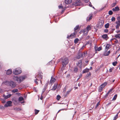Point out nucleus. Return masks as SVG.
<instances>
[{
    "label": "nucleus",
    "instance_id": "5fc2aeb1",
    "mask_svg": "<svg viewBox=\"0 0 120 120\" xmlns=\"http://www.w3.org/2000/svg\"><path fill=\"white\" fill-rule=\"evenodd\" d=\"M90 37V36H88L86 37V39H88Z\"/></svg>",
    "mask_w": 120,
    "mask_h": 120
},
{
    "label": "nucleus",
    "instance_id": "ddd939ff",
    "mask_svg": "<svg viewBox=\"0 0 120 120\" xmlns=\"http://www.w3.org/2000/svg\"><path fill=\"white\" fill-rule=\"evenodd\" d=\"M112 10L113 11H117L119 10V9L118 7L117 6L113 8Z\"/></svg>",
    "mask_w": 120,
    "mask_h": 120
},
{
    "label": "nucleus",
    "instance_id": "37998d69",
    "mask_svg": "<svg viewBox=\"0 0 120 120\" xmlns=\"http://www.w3.org/2000/svg\"><path fill=\"white\" fill-rule=\"evenodd\" d=\"M101 47H99V48H98L97 49V51H100V50H101Z\"/></svg>",
    "mask_w": 120,
    "mask_h": 120
},
{
    "label": "nucleus",
    "instance_id": "2f4dec72",
    "mask_svg": "<svg viewBox=\"0 0 120 120\" xmlns=\"http://www.w3.org/2000/svg\"><path fill=\"white\" fill-rule=\"evenodd\" d=\"M100 101H99V102L97 104L95 107V109L97 108L98 106L100 105Z\"/></svg>",
    "mask_w": 120,
    "mask_h": 120
},
{
    "label": "nucleus",
    "instance_id": "b1692460",
    "mask_svg": "<svg viewBox=\"0 0 120 120\" xmlns=\"http://www.w3.org/2000/svg\"><path fill=\"white\" fill-rule=\"evenodd\" d=\"M115 37L116 38L120 39V34H116L115 35Z\"/></svg>",
    "mask_w": 120,
    "mask_h": 120
},
{
    "label": "nucleus",
    "instance_id": "f704fd0d",
    "mask_svg": "<svg viewBox=\"0 0 120 120\" xmlns=\"http://www.w3.org/2000/svg\"><path fill=\"white\" fill-rule=\"evenodd\" d=\"M18 89H15L14 90H13L12 91V92H13L15 93L17 91H18Z\"/></svg>",
    "mask_w": 120,
    "mask_h": 120
},
{
    "label": "nucleus",
    "instance_id": "e2e57ef3",
    "mask_svg": "<svg viewBox=\"0 0 120 120\" xmlns=\"http://www.w3.org/2000/svg\"><path fill=\"white\" fill-rule=\"evenodd\" d=\"M118 42V40H116V41H115V42L116 43H117Z\"/></svg>",
    "mask_w": 120,
    "mask_h": 120
},
{
    "label": "nucleus",
    "instance_id": "393cba45",
    "mask_svg": "<svg viewBox=\"0 0 120 120\" xmlns=\"http://www.w3.org/2000/svg\"><path fill=\"white\" fill-rule=\"evenodd\" d=\"M57 84H55L52 88V90H55L57 87Z\"/></svg>",
    "mask_w": 120,
    "mask_h": 120
},
{
    "label": "nucleus",
    "instance_id": "2eb2a0df",
    "mask_svg": "<svg viewBox=\"0 0 120 120\" xmlns=\"http://www.w3.org/2000/svg\"><path fill=\"white\" fill-rule=\"evenodd\" d=\"M113 89H114L113 88H112L110 90H109L108 92V93L107 94H106V95H105V97H107L108 96V94H110V92H112V91L113 90Z\"/></svg>",
    "mask_w": 120,
    "mask_h": 120
},
{
    "label": "nucleus",
    "instance_id": "4468645a",
    "mask_svg": "<svg viewBox=\"0 0 120 120\" xmlns=\"http://www.w3.org/2000/svg\"><path fill=\"white\" fill-rule=\"evenodd\" d=\"M86 30L84 29L83 31V35L84 36H86L88 32V31H87Z\"/></svg>",
    "mask_w": 120,
    "mask_h": 120
},
{
    "label": "nucleus",
    "instance_id": "f8f14e48",
    "mask_svg": "<svg viewBox=\"0 0 120 120\" xmlns=\"http://www.w3.org/2000/svg\"><path fill=\"white\" fill-rule=\"evenodd\" d=\"M82 64V61L81 60H80L78 61V63H77V65L80 68L81 67V65Z\"/></svg>",
    "mask_w": 120,
    "mask_h": 120
},
{
    "label": "nucleus",
    "instance_id": "f03ea898",
    "mask_svg": "<svg viewBox=\"0 0 120 120\" xmlns=\"http://www.w3.org/2000/svg\"><path fill=\"white\" fill-rule=\"evenodd\" d=\"M68 59L67 58H66L63 59L62 61V64L63 67H64L68 63Z\"/></svg>",
    "mask_w": 120,
    "mask_h": 120
},
{
    "label": "nucleus",
    "instance_id": "864d4df0",
    "mask_svg": "<svg viewBox=\"0 0 120 120\" xmlns=\"http://www.w3.org/2000/svg\"><path fill=\"white\" fill-rule=\"evenodd\" d=\"M90 75V73H88L87 74V76H89Z\"/></svg>",
    "mask_w": 120,
    "mask_h": 120
},
{
    "label": "nucleus",
    "instance_id": "de8ad7c7",
    "mask_svg": "<svg viewBox=\"0 0 120 120\" xmlns=\"http://www.w3.org/2000/svg\"><path fill=\"white\" fill-rule=\"evenodd\" d=\"M66 90V87H64V89L63 92H65Z\"/></svg>",
    "mask_w": 120,
    "mask_h": 120
},
{
    "label": "nucleus",
    "instance_id": "bf43d9fd",
    "mask_svg": "<svg viewBox=\"0 0 120 120\" xmlns=\"http://www.w3.org/2000/svg\"><path fill=\"white\" fill-rule=\"evenodd\" d=\"M56 98H61V97L59 95H58L57 96Z\"/></svg>",
    "mask_w": 120,
    "mask_h": 120
},
{
    "label": "nucleus",
    "instance_id": "c03bdc74",
    "mask_svg": "<svg viewBox=\"0 0 120 120\" xmlns=\"http://www.w3.org/2000/svg\"><path fill=\"white\" fill-rule=\"evenodd\" d=\"M116 4V3H113L112 5V7H113L114 6H115Z\"/></svg>",
    "mask_w": 120,
    "mask_h": 120
},
{
    "label": "nucleus",
    "instance_id": "774afa93",
    "mask_svg": "<svg viewBox=\"0 0 120 120\" xmlns=\"http://www.w3.org/2000/svg\"><path fill=\"white\" fill-rule=\"evenodd\" d=\"M89 6H90L91 7L92 6V5H91V4H89Z\"/></svg>",
    "mask_w": 120,
    "mask_h": 120
},
{
    "label": "nucleus",
    "instance_id": "a18cd8bd",
    "mask_svg": "<svg viewBox=\"0 0 120 120\" xmlns=\"http://www.w3.org/2000/svg\"><path fill=\"white\" fill-rule=\"evenodd\" d=\"M23 98H19V101H22L23 100Z\"/></svg>",
    "mask_w": 120,
    "mask_h": 120
},
{
    "label": "nucleus",
    "instance_id": "680f3d73",
    "mask_svg": "<svg viewBox=\"0 0 120 120\" xmlns=\"http://www.w3.org/2000/svg\"><path fill=\"white\" fill-rule=\"evenodd\" d=\"M16 94L17 95H20V93H17Z\"/></svg>",
    "mask_w": 120,
    "mask_h": 120
},
{
    "label": "nucleus",
    "instance_id": "13d9d810",
    "mask_svg": "<svg viewBox=\"0 0 120 120\" xmlns=\"http://www.w3.org/2000/svg\"><path fill=\"white\" fill-rule=\"evenodd\" d=\"M116 98H113L112 99V100H111L112 101L113 100V101H115L116 99Z\"/></svg>",
    "mask_w": 120,
    "mask_h": 120
},
{
    "label": "nucleus",
    "instance_id": "72a5a7b5",
    "mask_svg": "<svg viewBox=\"0 0 120 120\" xmlns=\"http://www.w3.org/2000/svg\"><path fill=\"white\" fill-rule=\"evenodd\" d=\"M39 80L37 78H36L34 80V82L36 84H38V82L37 81H38Z\"/></svg>",
    "mask_w": 120,
    "mask_h": 120
},
{
    "label": "nucleus",
    "instance_id": "423d86ee",
    "mask_svg": "<svg viewBox=\"0 0 120 120\" xmlns=\"http://www.w3.org/2000/svg\"><path fill=\"white\" fill-rule=\"evenodd\" d=\"M76 33L75 32L74 33L70 35H68L67 37V38L68 39H72L74 38H75V35L76 34Z\"/></svg>",
    "mask_w": 120,
    "mask_h": 120
},
{
    "label": "nucleus",
    "instance_id": "ea45409f",
    "mask_svg": "<svg viewBox=\"0 0 120 120\" xmlns=\"http://www.w3.org/2000/svg\"><path fill=\"white\" fill-rule=\"evenodd\" d=\"M111 20L112 21L114 22L115 21V18L114 17H113L111 19Z\"/></svg>",
    "mask_w": 120,
    "mask_h": 120
},
{
    "label": "nucleus",
    "instance_id": "58836bf2",
    "mask_svg": "<svg viewBox=\"0 0 120 120\" xmlns=\"http://www.w3.org/2000/svg\"><path fill=\"white\" fill-rule=\"evenodd\" d=\"M5 95V96L6 97L5 98H10V97L11 96V94H9L8 95H7L5 96V95H4V96Z\"/></svg>",
    "mask_w": 120,
    "mask_h": 120
},
{
    "label": "nucleus",
    "instance_id": "052dcab7",
    "mask_svg": "<svg viewBox=\"0 0 120 120\" xmlns=\"http://www.w3.org/2000/svg\"><path fill=\"white\" fill-rule=\"evenodd\" d=\"M117 97V94H116L114 96L113 98H116Z\"/></svg>",
    "mask_w": 120,
    "mask_h": 120
},
{
    "label": "nucleus",
    "instance_id": "0eeeda50",
    "mask_svg": "<svg viewBox=\"0 0 120 120\" xmlns=\"http://www.w3.org/2000/svg\"><path fill=\"white\" fill-rule=\"evenodd\" d=\"M9 86L11 87L14 88L16 86V83L12 81H10Z\"/></svg>",
    "mask_w": 120,
    "mask_h": 120
},
{
    "label": "nucleus",
    "instance_id": "69168bd1",
    "mask_svg": "<svg viewBox=\"0 0 120 120\" xmlns=\"http://www.w3.org/2000/svg\"><path fill=\"white\" fill-rule=\"evenodd\" d=\"M98 48H95V49L96 52H96H97V49Z\"/></svg>",
    "mask_w": 120,
    "mask_h": 120
},
{
    "label": "nucleus",
    "instance_id": "4be33fe9",
    "mask_svg": "<svg viewBox=\"0 0 120 120\" xmlns=\"http://www.w3.org/2000/svg\"><path fill=\"white\" fill-rule=\"evenodd\" d=\"M91 29V27L89 25H88L87 26L86 28L85 29L87 31H88V32L89 31V30Z\"/></svg>",
    "mask_w": 120,
    "mask_h": 120
},
{
    "label": "nucleus",
    "instance_id": "8fccbe9b",
    "mask_svg": "<svg viewBox=\"0 0 120 120\" xmlns=\"http://www.w3.org/2000/svg\"><path fill=\"white\" fill-rule=\"evenodd\" d=\"M113 69L112 68H111L109 70V71L110 72H111L112 71Z\"/></svg>",
    "mask_w": 120,
    "mask_h": 120
},
{
    "label": "nucleus",
    "instance_id": "39448f33",
    "mask_svg": "<svg viewBox=\"0 0 120 120\" xmlns=\"http://www.w3.org/2000/svg\"><path fill=\"white\" fill-rule=\"evenodd\" d=\"M12 102L11 101H7L6 103L4 105L5 107H8L11 106H12Z\"/></svg>",
    "mask_w": 120,
    "mask_h": 120
},
{
    "label": "nucleus",
    "instance_id": "7ed1b4c3",
    "mask_svg": "<svg viewBox=\"0 0 120 120\" xmlns=\"http://www.w3.org/2000/svg\"><path fill=\"white\" fill-rule=\"evenodd\" d=\"M22 72L21 69L17 68L14 69L13 71V73L15 75H17L20 74Z\"/></svg>",
    "mask_w": 120,
    "mask_h": 120
},
{
    "label": "nucleus",
    "instance_id": "09e8293b",
    "mask_svg": "<svg viewBox=\"0 0 120 120\" xmlns=\"http://www.w3.org/2000/svg\"><path fill=\"white\" fill-rule=\"evenodd\" d=\"M120 20H118L117 22H116V24H120Z\"/></svg>",
    "mask_w": 120,
    "mask_h": 120
},
{
    "label": "nucleus",
    "instance_id": "a19ab883",
    "mask_svg": "<svg viewBox=\"0 0 120 120\" xmlns=\"http://www.w3.org/2000/svg\"><path fill=\"white\" fill-rule=\"evenodd\" d=\"M118 116L117 115H116V116L114 117L113 120H116L118 118Z\"/></svg>",
    "mask_w": 120,
    "mask_h": 120
},
{
    "label": "nucleus",
    "instance_id": "7c9ffc66",
    "mask_svg": "<svg viewBox=\"0 0 120 120\" xmlns=\"http://www.w3.org/2000/svg\"><path fill=\"white\" fill-rule=\"evenodd\" d=\"M34 111L35 112V114L36 115L38 114V112L39 111V110H37L36 109H35L34 110Z\"/></svg>",
    "mask_w": 120,
    "mask_h": 120
},
{
    "label": "nucleus",
    "instance_id": "473e14b6",
    "mask_svg": "<svg viewBox=\"0 0 120 120\" xmlns=\"http://www.w3.org/2000/svg\"><path fill=\"white\" fill-rule=\"evenodd\" d=\"M109 23H107L105 25V28H109Z\"/></svg>",
    "mask_w": 120,
    "mask_h": 120
},
{
    "label": "nucleus",
    "instance_id": "f3484780",
    "mask_svg": "<svg viewBox=\"0 0 120 120\" xmlns=\"http://www.w3.org/2000/svg\"><path fill=\"white\" fill-rule=\"evenodd\" d=\"M72 0H65V3L67 4H68L71 3Z\"/></svg>",
    "mask_w": 120,
    "mask_h": 120
},
{
    "label": "nucleus",
    "instance_id": "aec40b11",
    "mask_svg": "<svg viewBox=\"0 0 120 120\" xmlns=\"http://www.w3.org/2000/svg\"><path fill=\"white\" fill-rule=\"evenodd\" d=\"M89 71V69L88 68H86L84 70L82 71V73H84L86 72H87Z\"/></svg>",
    "mask_w": 120,
    "mask_h": 120
},
{
    "label": "nucleus",
    "instance_id": "c756f323",
    "mask_svg": "<svg viewBox=\"0 0 120 120\" xmlns=\"http://www.w3.org/2000/svg\"><path fill=\"white\" fill-rule=\"evenodd\" d=\"M92 16H90L89 17H87V21H89L91 20L92 18Z\"/></svg>",
    "mask_w": 120,
    "mask_h": 120
},
{
    "label": "nucleus",
    "instance_id": "bb28decb",
    "mask_svg": "<svg viewBox=\"0 0 120 120\" xmlns=\"http://www.w3.org/2000/svg\"><path fill=\"white\" fill-rule=\"evenodd\" d=\"M79 40L78 38H76L74 40V43L75 44H77Z\"/></svg>",
    "mask_w": 120,
    "mask_h": 120
},
{
    "label": "nucleus",
    "instance_id": "cd10ccee",
    "mask_svg": "<svg viewBox=\"0 0 120 120\" xmlns=\"http://www.w3.org/2000/svg\"><path fill=\"white\" fill-rule=\"evenodd\" d=\"M110 53V51H108L107 52L105 53L104 55L105 56H107L109 55Z\"/></svg>",
    "mask_w": 120,
    "mask_h": 120
},
{
    "label": "nucleus",
    "instance_id": "9d476101",
    "mask_svg": "<svg viewBox=\"0 0 120 120\" xmlns=\"http://www.w3.org/2000/svg\"><path fill=\"white\" fill-rule=\"evenodd\" d=\"M10 82L7 81H4L2 83V85H9Z\"/></svg>",
    "mask_w": 120,
    "mask_h": 120
},
{
    "label": "nucleus",
    "instance_id": "e433bc0d",
    "mask_svg": "<svg viewBox=\"0 0 120 120\" xmlns=\"http://www.w3.org/2000/svg\"><path fill=\"white\" fill-rule=\"evenodd\" d=\"M113 14V12L111 10L109 11V14L110 15H111Z\"/></svg>",
    "mask_w": 120,
    "mask_h": 120
},
{
    "label": "nucleus",
    "instance_id": "c85d7f7f",
    "mask_svg": "<svg viewBox=\"0 0 120 120\" xmlns=\"http://www.w3.org/2000/svg\"><path fill=\"white\" fill-rule=\"evenodd\" d=\"M78 68L77 67H75L74 68V72H76L78 71Z\"/></svg>",
    "mask_w": 120,
    "mask_h": 120
},
{
    "label": "nucleus",
    "instance_id": "4d7b16f0",
    "mask_svg": "<svg viewBox=\"0 0 120 120\" xmlns=\"http://www.w3.org/2000/svg\"><path fill=\"white\" fill-rule=\"evenodd\" d=\"M45 88H44L42 90V93H43L45 91Z\"/></svg>",
    "mask_w": 120,
    "mask_h": 120
},
{
    "label": "nucleus",
    "instance_id": "9b49d317",
    "mask_svg": "<svg viewBox=\"0 0 120 120\" xmlns=\"http://www.w3.org/2000/svg\"><path fill=\"white\" fill-rule=\"evenodd\" d=\"M7 98H0V100L1 101L2 103H5L6 102V100Z\"/></svg>",
    "mask_w": 120,
    "mask_h": 120
},
{
    "label": "nucleus",
    "instance_id": "20e7f679",
    "mask_svg": "<svg viewBox=\"0 0 120 120\" xmlns=\"http://www.w3.org/2000/svg\"><path fill=\"white\" fill-rule=\"evenodd\" d=\"M107 82H105L102 84L99 87V91L101 92L103 88L107 84Z\"/></svg>",
    "mask_w": 120,
    "mask_h": 120
},
{
    "label": "nucleus",
    "instance_id": "4c0bfd02",
    "mask_svg": "<svg viewBox=\"0 0 120 120\" xmlns=\"http://www.w3.org/2000/svg\"><path fill=\"white\" fill-rule=\"evenodd\" d=\"M79 28V26H76L74 28L75 31L78 29Z\"/></svg>",
    "mask_w": 120,
    "mask_h": 120
},
{
    "label": "nucleus",
    "instance_id": "6e6d98bb",
    "mask_svg": "<svg viewBox=\"0 0 120 120\" xmlns=\"http://www.w3.org/2000/svg\"><path fill=\"white\" fill-rule=\"evenodd\" d=\"M116 32L117 33H119L120 32V30L116 31Z\"/></svg>",
    "mask_w": 120,
    "mask_h": 120
},
{
    "label": "nucleus",
    "instance_id": "49530a36",
    "mask_svg": "<svg viewBox=\"0 0 120 120\" xmlns=\"http://www.w3.org/2000/svg\"><path fill=\"white\" fill-rule=\"evenodd\" d=\"M58 7H59V9H61V8H62L63 7V6H61V5H59L58 6Z\"/></svg>",
    "mask_w": 120,
    "mask_h": 120
},
{
    "label": "nucleus",
    "instance_id": "5701e85b",
    "mask_svg": "<svg viewBox=\"0 0 120 120\" xmlns=\"http://www.w3.org/2000/svg\"><path fill=\"white\" fill-rule=\"evenodd\" d=\"M72 89H71L70 90H68L67 91L66 93L64 94V96L65 97H67V95L70 93L71 91V90Z\"/></svg>",
    "mask_w": 120,
    "mask_h": 120
},
{
    "label": "nucleus",
    "instance_id": "dca6fc26",
    "mask_svg": "<svg viewBox=\"0 0 120 120\" xmlns=\"http://www.w3.org/2000/svg\"><path fill=\"white\" fill-rule=\"evenodd\" d=\"M12 72V71L11 70L9 69L7 70L6 72V74L7 75H9L11 74Z\"/></svg>",
    "mask_w": 120,
    "mask_h": 120
},
{
    "label": "nucleus",
    "instance_id": "f257e3e1",
    "mask_svg": "<svg viewBox=\"0 0 120 120\" xmlns=\"http://www.w3.org/2000/svg\"><path fill=\"white\" fill-rule=\"evenodd\" d=\"M26 78L25 76H21L19 77L14 76L13 77V79L19 83H20L24 80Z\"/></svg>",
    "mask_w": 120,
    "mask_h": 120
},
{
    "label": "nucleus",
    "instance_id": "3c124183",
    "mask_svg": "<svg viewBox=\"0 0 120 120\" xmlns=\"http://www.w3.org/2000/svg\"><path fill=\"white\" fill-rule=\"evenodd\" d=\"M108 31V30L107 29H105L104 30V32L106 33H107Z\"/></svg>",
    "mask_w": 120,
    "mask_h": 120
},
{
    "label": "nucleus",
    "instance_id": "a878e982",
    "mask_svg": "<svg viewBox=\"0 0 120 120\" xmlns=\"http://www.w3.org/2000/svg\"><path fill=\"white\" fill-rule=\"evenodd\" d=\"M110 46V45L109 44H107L105 46V48L107 49V50L109 49V47Z\"/></svg>",
    "mask_w": 120,
    "mask_h": 120
},
{
    "label": "nucleus",
    "instance_id": "0e129e2a",
    "mask_svg": "<svg viewBox=\"0 0 120 120\" xmlns=\"http://www.w3.org/2000/svg\"><path fill=\"white\" fill-rule=\"evenodd\" d=\"M56 98L57 100L58 101H59L60 100V98Z\"/></svg>",
    "mask_w": 120,
    "mask_h": 120
},
{
    "label": "nucleus",
    "instance_id": "338daca9",
    "mask_svg": "<svg viewBox=\"0 0 120 120\" xmlns=\"http://www.w3.org/2000/svg\"><path fill=\"white\" fill-rule=\"evenodd\" d=\"M50 105H47V108H49V106H50Z\"/></svg>",
    "mask_w": 120,
    "mask_h": 120
},
{
    "label": "nucleus",
    "instance_id": "a211bd4d",
    "mask_svg": "<svg viewBox=\"0 0 120 120\" xmlns=\"http://www.w3.org/2000/svg\"><path fill=\"white\" fill-rule=\"evenodd\" d=\"M55 79L54 78L52 77L50 81V83H54L55 81Z\"/></svg>",
    "mask_w": 120,
    "mask_h": 120
},
{
    "label": "nucleus",
    "instance_id": "6ab92c4d",
    "mask_svg": "<svg viewBox=\"0 0 120 120\" xmlns=\"http://www.w3.org/2000/svg\"><path fill=\"white\" fill-rule=\"evenodd\" d=\"M85 53H84L83 54L81 53H79V56L77 57V58L78 59H79L81 58V57H83V55H85Z\"/></svg>",
    "mask_w": 120,
    "mask_h": 120
},
{
    "label": "nucleus",
    "instance_id": "603ef678",
    "mask_svg": "<svg viewBox=\"0 0 120 120\" xmlns=\"http://www.w3.org/2000/svg\"><path fill=\"white\" fill-rule=\"evenodd\" d=\"M64 110V109H61L60 110H59V111L57 112V113H59L61 111L63 110Z\"/></svg>",
    "mask_w": 120,
    "mask_h": 120
},
{
    "label": "nucleus",
    "instance_id": "6e6552de",
    "mask_svg": "<svg viewBox=\"0 0 120 120\" xmlns=\"http://www.w3.org/2000/svg\"><path fill=\"white\" fill-rule=\"evenodd\" d=\"M35 78L38 79L39 80H40L41 83V79L42 78V76L41 74H40L37 75L35 76Z\"/></svg>",
    "mask_w": 120,
    "mask_h": 120
},
{
    "label": "nucleus",
    "instance_id": "c9c22d12",
    "mask_svg": "<svg viewBox=\"0 0 120 120\" xmlns=\"http://www.w3.org/2000/svg\"><path fill=\"white\" fill-rule=\"evenodd\" d=\"M117 25L116 26V28L117 29L119 28V27L120 26V24H117Z\"/></svg>",
    "mask_w": 120,
    "mask_h": 120
},
{
    "label": "nucleus",
    "instance_id": "1a4fd4ad",
    "mask_svg": "<svg viewBox=\"0 0 120 120\" xmlns=\"http://www.w3.org/2000/svg\"><path fill=\"white\" fill-rule=\"evenodd\" d=\"M102 37L106 40H107L108 38V37L107 34H105L102 35Z\"/></svg>",
    "mask_w": 120,
    "mask_h": 120
},
{
    "label": "nucleus",
    "instance_id": "412c9836",
    "mask_svg": "<svg viewBox=\"0 0 120 120\" xmlns=\"http://www.w3.org/2000/svg\"><path fill=\"white\" fill-rule=\"evenodd\" d=\"M103 23L102 22H99L98 23V26L101 27H102L103 25Z\"/></svg>",
    "mask_w": 120,
    "mask_h": 120
},
{
    "label": "nucleus",
    "instance_id": "79ce46f5",
    "mask_svg": "<svg viewBox=\"0 0 120 120\" xmlns=\"http://www.w3.org/2000/svg\"><path fill=\"white\" fill-rule=\"evenodd\" d=\"M117 63V62L115 61L112 64L113 65L115 66L116 65Z\"/></svg>",
    "mask_w": 120,
    "mask_h": 120
}]
</instances>
